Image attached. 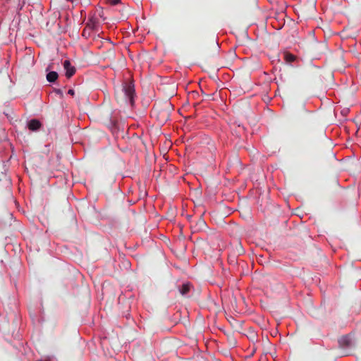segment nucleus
I'll use <instances>...</instances> for the list:
<instances>
[{"label":"nucleus","instance_id":"nucleus-1","mask_svg":"<svg viewBox=\"0 0 361 361\" xmlns=\"http://www.w3.org/2000/svg\"><path fill=\"white\" fill-rule=\"evenodd\" d=\"M135 96L134 84L131 82H126L122 87L116 90L115 97L118 103L121 105L131 106L134 104Z\"/></svg>","mask_w":361,"mask_h":361},{"label":"nucleus","instance_id":"nucleus-2","mask_svg":"<svg viewBox=\"0 0 361 361\" xmlns=\"http://www.w3.org/2000/svg\"><path fill=\"white\" fill-rule=\"evenodd\" d=\"M102 11H99L98 15L96 14V12L90 13L87 22L85 24L87 27L95 33H98L100 30L99 17H102Z\"/></svg>","mask_w":361,"mask_h":361},{"label":"nucleus","instance_id":"nucleus-3","mask_svg":"<svg viewBox=\"0 0 361 361\" xmlns=\"http://www.w3.org/2000/svg\"><path fill=\"white\" fill-rule=\"evenodd\" d=\"M339 346L343 348H350L352 345V339L350 335H345L338 339Z\"/></svg>","mask_w":361,"mask_h":361},{"label":"nucleus","instance_id":"nucleus-4","mask_svg":"<svg viewBox=\"0 0 361 361\" xmlns=\"http://www.w3.org/2000/svg\"><path fill=\"white\" fill-rule=\"evenodd\" d=\"M63 68L66 70V76L68 78H71L75 73V68L71 66V62L68 60H66L63 62Z\"/></svg>","mask_w":361,"mask_h":361},{"label":"nucleus","instance_id":"nucleus-5","mask_svg":"<svg viewBox=\"0 0 361 361\" xmlns=\"http://www.w3.org/2000/svg\"><path fill=\"white\" fill-rule=\"evenodd\" d=\"M27 126L30 130L35 131L37 130L40 128L41 123L37 119H32L28 122Z\"/></svg>","mask_w":361,"mask_h":361},{"label":"nucleus","instance_id":"nucleus-6","mask_svg":"<svg viewBox=\"0 0 361 361\" xmlns=\"http://www.w3.org/2000/svg\"><path fill=\"white\" fill-rule=\"evenodd\" d=\"M58 77H59V75L56 72L51 71L47 73V80L50 82H54L57 80Z\"/></svg>","mask_w":361,"mask_h":361},{"label":"nucleus","instance_id":"nucleus-7","mask_svg":"<svg viewBox=\"0 0 361 361\" xmlns=\"http://www.w3.org/2000/svg\"><path fill=\"white\" fill-rule=\"evenodd\" d=\"M190 286L188 283L183 284L180 290V293L184 295L187 294L190 290Z\"/></svg>","mask_w":361,"mask_h":361},{"label":"nucleus","instance_id":"nucleus-8","mask_svg":"<svg viewBox=\"0 0 361 361\" xmlns=\"http://www.w3.org/2000/svg\"><path fill=\"white\" fill-rule=\"evenodd\" d=\"M93 32L92 30H90L88 27L85 26L82 31V35L85 37V38H88L91 35V32Z\"/></svg>","mask_w":361,"mask_h":361},{"label":"nucleus","instance_id":"nucleus-9","mask_svg":"<svg viewBox=\"0 0 361 361\" xmlns=\"http://www.w3.org/2000/svg\"><path fill=\"white\" fill-rule=\"evenodd\" d=\"M286 59L288 62H292L295 59V56H293L292 54H286Z\"/></svg>","mask_w":361,"mask_h":361},{"label":"nucleus","instance_id":"nucleus-10","mask_svg":"<svg viewBox=\"0 0 361 361\" xmlns=\"http://www.w3.org/2000/svg\"><path fill=\"white\" fill-rule=\"evenodd\" d=\"M111 5H116L119 3L120 0H106Z\"/></svg>","mask_w":361,"mask_h":361},{"label":"nucleus","instance_id":"nucleus-11","mask_svg":"<svg viewBox=\"0 0 361 361\" xmlns=\"http://www.w3.org/2000/svg\"><path fill=\"white\" fill-rule=\"evenodd\" d=\"M68 93L69 94L73 95L74 94V90H69Z\"/></svg>","mask_w":361,"mask_h":361},{"label":"nucleus","instance_id":"nucleus-12","mask_svg":"<svg viewBox=\"0 0 361 361\" xmlns=\"http://www.w3.org/2000/svg\"><path fill=\"white\" fill-rule=\"evenodd\" d=\"M200 224H204V221L202 219H200Z\"/></svg>","mask_w":361,"mask_h":361},{"label":"nucleus","instance_id":"nucleus-13","mask_svg":"<svg viewBox=\"0 0 361 361\" xmlns=\"http://www.w3.org/2000/svg\"><path fill=\"white\" fill-rule=\"evenodd\" d=\"M239 252H243V249L242 248L241 246H240V250H239Z\"/></svg>","mask_w":361,"mask_h":361},{"label":"nucleus","instance_id":"nucleus-14","mask_svg":"<svg viewBox=\"0 0 361 361\" xmlns=\"http://www.w3.org/2000/svg\"><path fill=\"white\" fill-rule=\"evenodd\" d=\"M152 112H153V114H156L157 113V109H154Z\"/></svg>","mask_w":361,"mask_h":361}]
</instances>
